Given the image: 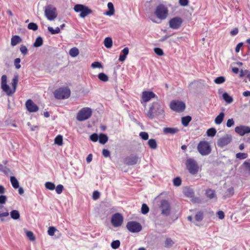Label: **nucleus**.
I'll use <instances>...</instances> for the list:
<instances>
[{
	"label": "nucleus",
	"instance_id": "nucleus-38",
	"mask_svg": "<svg viewBox=\"0 0 250 250\" xmlns=\"http://www.w3.org/2000/svg\"><path fill=\"white\" fill-rule=\"evenodd\" d=\"M45 187L50 190H53L55 188V185L50 182H47L45 183Z\"/></svg>",
	"mask_w": 250,
	"mask_h": 250
},
{
	"label": "nucleus",
	"instance_id": "nucleus-14",
	"mask_svg": "<svg viewBox=\"0 0 250 250\" xmlns=\"http://www.w3.org/2000/svg\"><path fill=\"white\" fill-rule=\"evenodd\" d=\"M111 222L114 227H118L122 224L123 217L122 215L119 213H115L112 216Z\"/></svg>",
	"mask_w": 250,
	"mask_h": 250
},
{
	"label": "nucleus",
	"instance_id": "nucleus-60",
	"mask_svg": "<svg viewBox=\"0 0 250 250\" xmlns=\"http://www.w3.org/2000/svg\"><path fill=\"white\" fill-rule=\"evenodd\" d=\"M234 124V122L233 121V119L231 118V119H229L227 121L226 125L228 127H230L232 126V125H233Z\"/></svg>",
	"mask_w": 250,
	"mask_h": 250
},
{
	"label": "nucleus",
	"instance_id": "nucleus-6",
	"mask_svg": "<svg viewBox=\"0 0 250 250\" xmlns=\"http://www.w3.org/2000/svg\"><path fill=\"white\" fill-rule=\"evenodd\" d=\"M74 10L76 12L80 13V16L82 18H85L92 13V10L88 7L80 4L75 5Z\"/></svg>",
	"mask_w": 250,
	"mask_h": 250
},
{
	"label": "nucleus",
	"instance_id": "nucleus-40",
	"mask_svg": "<svg viewBox=\"0 0 250 250\" xmlns=\"http://www.w3.org/2000/svg\"><path fill=\"white\" fill-rule=\"evenodd\" d=\"M248 155L246 153L239 152V153H237L236 154V158L240 159V160L246 159L248 157Z\"/></svg>",
	"mask_w": 250,
	"mask_h": 250
},
{
	"label": "nucleus",
	"instance_id": "nucleus-10",
	"mask_svg": "<svg viewBox=\"0 0 250 250\" xmlns=\"http://www.w3.org/2000/svg\"><path fill=\"white\" fill-rule=\"evenodd\" d=\"M159 208L161 211V214L164 216H168L170 214L171 211V206L168 201L167 200H162L160 202Z\"/></svg>",
	"mask_w": 250,
	"mask_h": 250
},
{
	"label": "nucleus",
	"instance_id": "nucleus-46",
	"mask_svg": "<svg viewBox=\"0 0 250 250\" xmlns=\"http://www.w3.org/2000/svg\"><path fill=\"white\" fill-rule=\"evenodd\" d=\"M26 234L30 241H34L35 240V237L32 231L26 230Z\"/></svg>",
	"mask_w": 250,
	"mask_h": 250
},
{
	"label": "nucleus",
	"instance_id": "nucleus-27",
	"mask_svg": "<svg viewBox=\"0 0 250 250\" xmlns=\"http://www.w3.org/2000/svg\"><path fill=\"white\" fill-rule=\"evenodd\" d=\"M10 216L14 220H18L20 217V214L18 210H13L10 212Z\"/></svg>",
	"mask_w": 250,
	"mask_h": 250
},
{
	"label": "nucleus",
	"instance_id": "nucleus-35",
	"mask_svg": "<svg viewBox=\"0 0 250 250\" xmlns=\"http://www.w3.org/2000/svg\"><path fill=\"white\" fill-rule=\"evenodd\" d=\"M98 78L101 81L106 82L108 81V76L104 73H100L98 74Z\"/></svg>",
	"mask_w": 250,
	"mask_h": 250
},
{
	"label": "nucleus",
	"instance_id": "nucleus-62",
	"mask_svg": "<svg viewBox=\"0 0 250 250\" xmlns=\"http://www.w3.org/2000/svg\"><path fill=\"white\" fill-rule=\"evenodd\" d=\"M102 153H103V155H104V156L105 157H108L110 155V151L106 149H104L103 150Z\"/></svg>",
	"mask_w": 250,
	"mask_h": 250
},
{
	"label": "nucleus",
	"instance_id": "nucleus-7",
	"mask_svg": "<svg viewBox=\"0 0 250 250\" xmlns=\"http://www.w3.org/2000/svg\"><path fill=\"white\" fill-rule=\"evenodd\" d=\"M44 14L48 20L53 21L57 16L56 8L52 5H48L45 7Z\"/></svg>",
	"mask_w": 250,
	"mask_h": 250
},
{
	"label": "nucleus",
	"instance_id": "nucleus-50",
	"mask_svg": "<svg viewBox=\"0 0 250 250\" xmlns=\"http://www.w3.org/2000/svg\"><path fill=\"white\" fill-rule=\"evenodd\" d=\"M57 231V229L54 227H50L48 229V234L50 236H53L55 231Z\"/></svg>",
	"mask_w": 250,
	"mask_h": 250
},
{
	"label": "nucleus",
	"instance_id": "nucleus-37",
	"mask_svg": "<svg viewBox=\"0 0 250 250\" xmlns=\"http://www.w3.org/2000/svg\"><path fill=\"white\" fill-rule=\"evenodd\" d=\"M48 30L51 33V34H58L61 32V29L59 27L56 28L55 29H54L52 27L48 26Z\"/></svg>",
	"mask_w": 250,
	"mask_h": 250
},
{
	"label": "nucleus",
	"instance_id": "nucleus-15",
	"mask_svg": "<svg viewBox=\"0 0 250 250\" xmlns=\"http://www.w3.org/2000/svg\"><path fill=\"white\" fill-rule=\"evenodd\" d=\"M231 140V136L230 135L227 134L218 139L217 145L219 146L223 147L229 144Z\"/></svg>",
	"mask_w": 250,
	"mask_h": 250
},
{
	"label": "nucleus",
	"instance_id": "nucleus-45",
	"mask_svg": "<svg viewBox=\"0 0 250 250\" xmlns=\"http://www.w3.org/2000/svg\"><path fill=\"white\" fill-rule=\"evenodd\" d=\"M174 242L171 238H167L165 241V247L167 248H170L173 246Z\"/></svg>",
	"mask_w": 250,
	"mask_h": 250
},
{
	"label": "nucleus",
	"instance_id": "nucleus-30",
	"mask_svg": "<svg viewBox=\"0 0 250 250\" xmlns=\"http://www.w3.org/2000/svg\"><path fill=\"white\" fill-rule=\"evenodd\" d=\"M10 182L14 188H17L19 187V183L17 179L14 176L10 177Z\"/></svg>",
	"mask_w": 250,
	"mask_h": 250
},
{
	"label": "nucleus",
	"instance_id": "nucleus-58",
	"mask_svg": "<svg viewBox=\"0 0 250 250\" xmlns=\"http://www.w3.org/2000/svg\"><path fill=\"white\" fill-rule=\"evenodd\" d=\"M90 139L92 141L96 142L98 140V135L96 133L92 134L90 135Z\"/></svg>",
	"mask_w": 250,
	"mask_h": 250
},
{
	"label": "nucleus",
	"instance_id": "nucleus-31",
	"mask_svg": "<svg viewBox=\"0 0 250 250\" xmlns=\"http://www.w3.org/2000/svg\"><path fill=\"white\" fill-rule=\"evenodd\" d=\"M108 141V137L104 134L101 133L99 136V142L102 144H105Z\"/></svg>",
	"mask_w": 250,
	"mask_h": 250
},
{
	"label": "nucleus",
	"instance_id": "nucleus-29",
	"mask_svg": "<svg viewBox=\"0 0 250 250\" xmlns=\"http://www.w3.org/2000/svg\"><path fill=\"white\" fill-rule=\"evenodd\" d=\"M191 120V117L189 116L183 117L182 118V123L184 126H187Z\"/></svg>",
	"mask_w": 250,
	"mask_h": 250
},
{
	"label": "nucleus",
	"instance_id": "nucleus-59",
	"mask_svg": "<svg viewBox=\"0 0 250 250\" xmlns=\"http://www.w3.org/2000/svg\"><path fill=\"white\" fill-rule=\"evenodd\" d=\"M1 172L4 173L7 175H8L9 174H10L12 173L11 170L8 167L4 166L3 169L2 170Z\"/></svg>",
	"mask_w": 250,
	"mask_h": 250
},
{
	"label": "nucleus",
	"instance_id": "nucleus-57",
	"mask_svg": "<svg viewBox=\"0 0 250 250\" xmlns=\"http://www.w3.org/2000/svg\"><path fill=\"white\" fill-rule=\"evenodd\" d=\"M243 165L245 167L246 170L250 174V163L248 161H245Z\"/></svg>",
	"mask_w": 250,
	"mask_h": 250
},
{
	"label": "nucleus",
	"instance_id": "nucleus-5",
	"mask_svg": "<svg viewBox=\"0 0 250 250\" xmlns=\"http://www.w3.org/2000/svg\"><path fill=\"white\" fill-rule=\"evenodd\" d=\"M54 95L57 99H67L70 95V90L67 87L60 88L55 91Z\"/></svg>",
	"mask_w": 250,
	"mask_h": 250
},
{
	"label": "nucleus",
	"instance_id": "nucleus-16",
	"mask_svg": "<svg viewBox=\"0 0 250 250\" xmlns=\"http://www.w3.org/2000/svg\"><path fill=\"white\" fill-rule=\"evenodd\" d=\"M139 161V158L136 155H131L126 157L125 159V163L129 166L136 165Z\"/></svg>",
	"mask_w": 250,
	"mask_h": 250
},
{
	"label": "nucleus",
	"instance_id": "nucleus-12",
	"mask_svg": "<svg viewBox=\"0 0 250 250\" xmlns=\"http://www.w3.org/2000/svg\"><path fill=\"white\" fill-rule=\"evenodd\" d=\"M126 228L130 232L133 233L140 232L142 228L141 224L135 221L128 222L126 224Z\"/></svg>",
	"mask_w": 250,
	"mask_h": 250
},
{
	"label": "nucleus",
	"instance_id": "nucleus-28",
	"mask_svg": "<svg viewBox=\"0 0 250 250\" xmlns=\"http://www.w3.org/2000/svg\"><path fill=\"white\" fill-rule=\"evenodd\" d=\"M112 40L111 38L107 37L104 40V45L107 48H110L112 47Z\"/></svg>",
	"mask_w": 250,
	"mask_h": 250
},
{
	"label": "nucleus",
	"instance_id": "nucleus-54",
	"mask_svg": "<svg viewBox=\"0 0 250 250\" xmlns=\"http://www.w3.org/2000/svg\"><path fill=\"white\" fill-rule=\"evenodd\" d=\"M55 189H56V192L58 194H60L62 193V190L63 189V186L61 184L58 185Z\"/></svg>",
	"mask_w": 250,
	"mask_h": 250
},
{
	"label": "nucleus",
	"instance_id": "nucleus-64",
	"mask_svg": "<svg viewBox=\"0 0 250 250\" xmlns=\"http://www.w3.org/2000/svg\"><path fill=\"white\" fill-rule=\"evenodd\" d=\"M217 216L218 218L220 219H223L224 218L225 215L223 211L220 210L217 213Z\"/></svg>",
	"mask_w": 250,
	"mask_h": 250
},
{
	"label": "nucleus",
	"instance_id": "nucleus-63",
	"mask_svg": "<svg viewBox=\"0 0 250 250\" xmlns=\"http://www.w3.org/2000/svg\"><path fill=\"white\" fill-rule=\"evenodd\" d=\"M6 196L5 195H0V204H4L6 201Z\"/></svg>",
	"mask_w": 250,
	"mask_h": 250
},
{
	"label": "nucleus",
	"instance_id": "nucleus-2",
	"mask_svg": "<svg viewBox=\"0 0 250 250\" xmlns=\"http://www.w3.org/2000/svg\"><path fill=\"white\" fill-rule=\"evenodd\" d=\"M147 115L151 119H153L155 116L163 119L165 117L164 108L159 103H153Z\"/></svg>",
	"mask_w": 250,
	"mask_h": 250
},
{
	"label": "nucleus",
	"instance_id": "nucleus-33",
	"mask_svg": "<svg viewBox=\"0 0 250 250\" xmlns=\"http://www.w3.org/2000/svg\"><path fill=\"white\" fill-rule=\"evenodd\" d=\"M222 97L223 99L228 104H230L233 101V98L227 92L223 93Z\"/></svg>",
	"mask_w": 250,
	"mask_h": 250
},
{
	"label": "nucleus",
	"instance_id": "nucleus-49",
	"mask_svg": "<svg viewBox=\"0 0 250 250\" xmlns=\"http://www.w3.org/2000/svg\"><path fill=\"white\" fill-rule=\"evenodd\" d=\"M21 59L20 58H16L14 61V65L16 69H19L21 67L20 64Z\"/></svg>",
	"mask_w": 250,
	"mask_h": 250
},
{
	"label": "nucleus",
	"instance_id": "nucleus-3",
	"mask_svg": "<svg viewBox=\"0 0 250 250\" xmlns=\"http://www.w3.org/2000/svg\"><path fill=\"white\" fill-rule=\"evenodd\" d=\"M168 13L167 8L163 4L157 6L154 11V14L156 17L161 21L165 20Z\"/></svg>",
	"mask_w": 250,
	"mask_h": 250
},
{
	"label": "nucleus",
	"instance_id": "nucleus-20",
	"mask_svg": "<svg viewBox=\"0 0 250 250\" xmlns=\"http://www.w3.org/2000/svg\"><path fill=\"white\" fill-rule=\"evenodd\" d=\"M179 131V129L177 128L173 127H165L163 129V132L165 134H174Z\"/></svg>",
	"mask_w": 250,
	"mask_h": 250
},
{
	"label": "nucleus",
	"instance_id": "nucleus-21",
	"mask_svg": "<svg viewBox=\"0 0 250 250\" xmlns=\"http://www.w3.org/2000/svg\"><path fill=\"white\" fill-rule=\"evenodd\" d=\"M107 7L109 10L106 11L105 14L109 16L113 15L115 13V10L113 3L111 2H108L107 4Z\"/></svg>",
	"mask_w": 250,
	"mask_h": 250
},
{
	"label": "nucleus",
	"instance_id": "nucleus-22",
	"mask_svg": "<svg viewBox=\"0 0 250 250\" xmlns=\"http://www.w3.org/2000/svg\"><path fill=\"white\" fill-rule=\"evenodd\" d=\"M21 39L19 36H14L12 37L11 40V44L12 46H14L18 43L21 42Z\"/></svg>",
	"mask_w": 250,
	"mask_h": 250
},
{
	"label": "nucleus",
	"instance_id": "nucleus-19",
	"mask_svg": "<svg viewBox=\"0 0 250 250\" xmlns=\"http://www.w3.org/2000/svg\"><path fill=\"white\" fill-rule=\"evenodd\" d=\"M156 95L151 91H144L142 93V99L144 102L146 103L151 99L155 98Z\"/></svg>",
	"mask_w": 250,
	"mask_h": 250
},
{
	"label": "nucleus",
	"instance_id": "nucleus-23",
	"mask_svg": "<svg viewBox=\"0 0 250 250\" xmlns=\"http://www.w3.org/2000/svg\"><path fill=\"white\" fill-rule=\"evenodd\" d=\"M123 55H120L119 56V60L120 62H124L126 57V56L128 54L129 49L128 47H125L122 50Z\"/></svg>",
	"mask_w": 250,
	"mask_h": 250
},
{
	"label": "nucleus",
	"instance_id": "nucleus-44",
	"mask_svg": "<svg viewBox=\"0 0 250 250\" xmlns=\"http://www.w3.org/2000/svg\"><path fill=\"white\" fill-rule=\"evenodd\" d=\"M55 143L59 146L62 145V137L61 135L57 136L55 139Z\"/></svg>",
	"mask_w": 250,
	"mask_h": 250
},
{
	"label": "nucleus",
	"instance_id": "nucleus-47",
	"mask_svg": "<svg viewBox=\"0 0 250 250\" xmlns=\"http://www.w3.org/2000/svg\"><path fill=\"white\" fill-rule=\"evenodd\" d=\"M120 246V242L119 240H115L113 241L111 244V246L113 249H118Z\"/></svg>",
	"mask_w": 250,
	"mask_h": 250
},
{
	"label": "nucleus",
	"instance_id": "nucleus-9",
	"mask_svg": "<svg viewBox=\"0 0 250 250\" xmlns=\"http://www.w3.org/2000/svg\"><path fill=\"white\" fill-rule=\"evenodd\" d=\"M186 165L187 168L190 174L194 175L198 172L199 167L194 159L191 158L187 159Z\"/></svg>",
	"mask_w": 250,
	"mask_h": 250
},
{
	"label": "nucleus",
	"instance_id": "nucleus-17",
	"mask_svg": "<svg viewBox=\"0 0 250 250\" xmlns=\"http://www.w3.org/2000/svg\"><path fill=\"white\" fill-rule=\"evenodd\" d=\"M25 106L30 112H36L39 110V107L30 99L26 102Z\"/></svg>",
	"mask_w": 250,
	"mask_h": 250
},
{
	"label": "nucleus",
	"instance_id": "nucleus-26",
	"mask_svg": "<svg viewBox=\"0 0 250 250\" xmlns=\"http://www.w3.org/2000/svg\"><path fill=\"white\" fill-rule=\"evenodd\" d=\"M148 145L149 147L152 149H155L157 147V144L156 140L154 139H149L148 141Z\"/></svg>",
	"mask_w": 250,
	"mask_h": 250
},
{
	"label": "nucleus",
	"instance_id": "nucleus-48",
	"mask_svg": "<svg viewBox=\"0 0 250 250\" xmlns=\"http://www.w3.org/2000/svg\"><path fill=\"white\" fill-rule=\"evenodd\" d=\"M149 211V208L146 204H143L141 208V212L143 214H146Z\"/></svg>",
	"mask_w": 250,
	"mask_h": 250
},
{
	"label": "nucleus",
	"instance_id": "nucleus-36",
	"mask_svg": "<svg viewBox=\"0 0 250 250\" xmlns=\"http://www.w3.org/2000/svg\"><path fill=\"white\" fill-rule=\"evenodd\" d=\"M234 194V188L233 187L229 188L226 192V195L225 198L230 197Z\"/></svg>",
	"mask_w": 250,
	"mask_h": 250
},
{
	"label": "nucleus",
	"instance_id": "nucleus-53",
	"mask_svg": "<svg viewBox=\"0 0 250 250\" xmlns=\"http://www.w3.org/2000/svg\"><path fill=\"white\" fill-rule=\"evenodd\" d=\"M139 135L143 140H147L148 139V134L147 132H141Z\"/></svg>",
	"mask_w": 250,
	"mask_h": 250
},
{
	"label": "nucleus",
	"instance_id": "nucleus-56",
	"mask_svg": "<svg viewBox=\"0 0 250 250\" xmlns=\"http://www.w3.org/2000/svg\"><path fill=\"white\" fill-rule=\"evenodd\" d=\"M155 53L159 56H163L164 55V52L163 50L160 48H155L154 49Z\"/></svg>",
	"mask_w": 250,
	"mask_h": 250
},
{
	"label": "nucleus",
	"instance_id": "nucleus-24",
	"mask_svg": "<svg viewBox=\"0 0 250 250\" xmlns=\"http://www.w3.org/2000/svg\"><path fill=\"white\" fill-rule=\"evenodd\" d=\"M225 117L223 112H221L215 119L214 122L216 125H220L223 122Z\"/></svg>",
	"mask_w": 250,
	"mask_h": 250
},
{
	"label": "nucleus",
	"instance_id": "nucleus-18",
	"mask_svg": "<svg viewBox=\"0 0 250 250\" xmlns=\"http://www.w3.org/2000/svg\"><path fill=\"white\" fill-rule=\"evenodd\" d=\"M235 132L242 136L246 134L250 133V127L245 125L236 126L235 128Z\"/></svg>",
	"mask_w": 250,
	"mask_h": 250
},
{
	"label": "nucleus",
	"instance_id": "nucleus-1",
	"mask_svg": "<svg viewBox=\"0 0 250 250\" xmlns=\"http://www.w3.org/2000/svg\"><path fill=\"white\" fill-rule=\"evenodd\" d=\"M18 82L19 76L18 75H14L11 83V87H10L7 84V76L5 75H2L0 86L2 91L8 96H12L16 91Z\"/></svg>",
	"mask_w": 250,
	"mask_h": 250
},
{
	"label": "nucleus",
	"instance_id": "nucleus-43",
	"mask_svg": "<svg viewBox=\"0 0 250 250\" xmlns=\"http://www.w3.org/2000/svg\"><path fill=\"white\" fill-rule=\"evenodd\" d=\"M216 130L214 128H211L208 129L207 131V134L208 136L213 137L215 135Z\"/></svg>",
	"mask_w": 250,
	"mask_h": 250
},
{
	"label": "nucleus",
	"instance_id": "nucleus-61",
	"mask_svg": "<svg viewBox=\"0 0 250 250\" xmlns=\"http://www.w3.org/2000/svg\"><path fill=\"white\" fill-rule=\"evenodd\" d=\"M179 4L183 6H187L188 4V0H179Z\"/></svg>",
	"mask_w": 250,
	"mask_h": 250
},
{
	"label": "nucleus",
	"instance_id": "nucleus-34",
	"mask_svg": "<svg viewBox=\"0 0 250 250\" xmlns=\"http://www.w3.org/2000/svg\"><path fill=\"white\" fill-rule=\"evenodd\" d=\"M43 40L41 37H38L35 40L34 43V46L35 47H38L42 45Z\"/></svg>",
	"mask_w": 250,
	"mask_h": 250
},
{
	"label": "nucleus",
	"instance_id": "nucleus-4",
	"mask_svg": "<svg viewBox=\"0 0 250 250\" xmlns=\"http://www.w3.org/2000/svg\"><path fill=\"white\" fill-rule=\"evenodd\" d=\"M92 109L89 107L82 108L77 113V120L79 121H83L89 119L92 115Z\"/></svg>",
	"mask_w": 250,
	"mask_h": 250
},
{
	"label": "nucleus",
	"instance_id": "nucleus-42",
	"mask_svg": "<svg viewBox=\"0 0 250 250\" xmlns=\"http://www.w3.org/2000/svg\"><path fill=\"white\" fill-rule=\"evenodd\" d=\"M195 219L198 222L201 221L203 219V212L202 211L198 212L195 216Z\"/></svg>",
	"mask_w": 250,
	"mask_h": 250
},
{
	"label": "nucleus",
	"instance_id": "nucleus-52",
	"mask_svg": "<svg viewBox=\"0 0 250 250\" xmlns=\"http://www.w3.org/2000/svg\"><path fill=\"white\" fill-rule=\"evenodd\" d=\"M173 184L176 187L180 186L181 185V180L179 177H176L173 180Z\"/></svg>",
	"mask_w": 250,
	"mask_h": 250
},
{
	"label": "nucleus",
	"instance_id": "nucleus-11",
	"mask_svg": "<svg viewBox=\"0 0 250 250\" xmlns=\"http://www.w3.org/2000/svg\"><path fill=\"white\" fill-rule=\"evenodd\" d=\"M170 108L176 112H181L183 111L185 108V104L179 101H172L170 103Z\"/></svg>",
	"mask_w": 250,
	"mask_h": 250
},
{
	"label": "nucleus",
	"instance_id": "nucleus-39",
	"mask_svg": "<svg viewBox=\"0 0 250 250\" xmlns=\"http://www.w3.org/2000/svg\"><path fill=\"white\" fill-rule=\"evenodd\" d=\"M226 81V79L223 76H220L217 77L214 80V82L216 84H221L224 83Z\"/></svg>",
	"mask_w": 250,
	"mask_h": 250
},
{
	"label": "nucleus",
	"instance_id": "nucleus-32",
	"mask_svg": "<svg viewBox=\"0 0 250 250\" xmlns=\"http://www.w3.org/2000/svg\"><path fill=\"white\" fill-rule=\"evenodd\" d=\"M206 194L207 196L209 199H212L216 197L215 190L208 189L206 190Z\"/></svg>",
	"mask_w": 250,
	"mask_h": 250
},
{
	"label": "nucleus",
	"instance_id": "nucleus-25",
	"mask_svg": "<svg viewBox=\"0 0 250 250\" xmlns=\"http://www.w3.org/2000/svg\"><path fill=\"white\" fill-rule=\"evenodd\" d=\"M69 54L72 57H76L79 54V50L77 47H73L70 49L69 52Z\"/></svg>",
	"mask_w": 250,
	"mask_h": 250
},
{
	"label": "nucleus",
	"instance_id": "nucleus-8",
	"mask_svg": "<svg viewBox=\"0 0 250 250\" xmlns=\"http://www.w3.org/2000/svg\"><path fill=\"white\" fill-rule=\"evenodd\" d=\"M197 149L202 155H207L211 152V147L207 141L200 142L197 146Z\"/></svg>",
	"mask_w": 250,
	"mask_h": 250
},
{
	"label": "nucleus",
	"instance_id": "nucleus-55",
	"mask_svg": "<svg viewBox=\"0 0 250 250\" xmlns=\"http://www.w3.org/2000/svg\"><path fill=\"white\" fill-rule=\"evenodd\" d=\"M20 49L21 52L22 54H23L24 55H25L27 54L28 50H27V47L25 46H24L23 45H21Z\"/></svg>",
	"mask_w": 250,
	"mask_h": 250
},
{
	"label": "nucleus",
	"instance_id": "nucleus-51",
	"mask_svg": "<svg viewBox=\"0 0 250 250\" xmlns=\"http://www.w3.org/2000/svg\"><path fill=\"white\" fill-rule=\"evenodd\" d=\"M91 67L92 68H103V65L101 62H95L91 64Z\"/></svg>",
	"mask_w": 250,
	"mask_h": 250
},
{
	"label": "nucleus",
	"instance_id": "nucleus-13",
	"mask_svg": "<svg viewBox=\"0 0 250 250\" xmlns=\"http://www.w3.org/2000/svg\"><path fill=\"white\" fill-rule=\"evenodd\" d=\"M183 23V20L180 17H174L171 19L169 21V27L173 29H179Z\"/></svg>",
	"mask_w": 250,
	"mask_h": 250
},
{
	"label": "nucleus",
	"instance_id": "nucleus-41",
	"mask_svg": "<svg viewBox=\"0 0 250 250\" xmlns=\"http://www.w3.org/2000/svg\"><path fill=\"white\" fill-rule=\"evenodd\" d=\"M27 27L29 29L36 31L38 29V25L34 22H30L28 24Z\"/></svg>",
	"mask_w": 250,
	"mask_h": 250
}]
</instances>
